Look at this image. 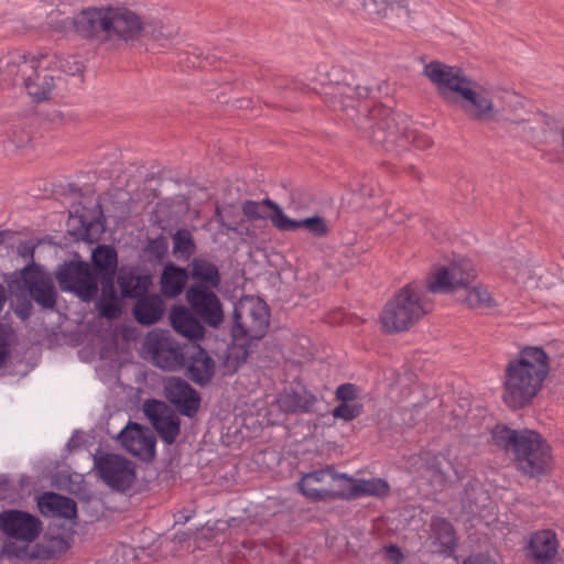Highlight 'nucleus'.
Returning <instances> with one entry per match:
<instances>
[{
  "label": "nucleus",
  "instance_id": "f257e3e1",
  "mask_svg": "<svg viewBox=\"0 0 564 564\" xmlns=\"http://www.w3.org/2000/svg\"><path fill=\"white\" fill-rule=\"evenodd\" d=\"M336 70L333 68L330 76L334 78L323 87V99L330 110L355 121L365 138L386 151L408 145L427 150L433 145V139L429 134L411 129L405 116L389 107L376 105L366 115L359 116L358 106L361 99L369 96L370 88L357 83L351 74H347L341 80L337 79Z\"/></svg>",
  "mask_w": 564,
  "mask_h": 564
},
{
  "label": "nucleus",
  "instance_id": "f03ea898",
  "mask_svg": "<svg viewBox=\"0 0 564 564\" xmlns=\"http://www.w3.org/2000/svg\"><path fill=\"white\" fill-rule=\"evenodd\" d=\"M423 74L435 86L438 97L449 107L460 110L476 124L492 128L502 119V107L495 91L468 76L462 68L432 61Z\"/></svg>",
  "mask_w": 564,
  "mask_h": 564
},
{
  "label": "nucleus",
  "instance_id": "7ed1b4c3",
  "mask_svg": "<svg viewBox=\"0 0 564 564\" xmlns=\"http://www.w3.org/2000/svg\"><path fill=\"white\" fill-rule=\"evenodd\" d=\"M69 24L79 39L109 48L130 44L140 30L137 12L111 4L85 8L69 19Z\"/></svg>",
  "mask_w": 564,
  "mask_h": 564
},
{
  "label": "nucleus",
  "instance_id": "20e7f679",
  "mask_svg": "<svg viewBox=\"0 0 564 564\" xmlns=\"http://www.w3.org/2000/svg\"><path fill=\"white\" fill-rule=\"evenodd\" d=\"M550 369V357L542 347H522L506 365L503 403L512 410L529 406L542 390Z\"/></svg>",
  "mask_w": 564,
  "mask_h": 564
},
{
  "label": "nucleus",
  "instance_id": "39448f33",
  "mask_svg": "<svg viewBox=\"0 0 564 564\" xmlns=\"http://www.w3.org/2000/svg\"><path fill=\"white\" fill-rule=\"evenodd\" d=\"M495 445L513 456L517 469L530 478H540L552 468V448L536 431L513 430L497 424L491 431Z\"/></svg>",
  "mask_w": 564,
  "mask_h": 564
},
{
  "label": "nucleus",
  "instance_id": "423d86ee",
  "mask_svg": "<svg viewBox=\"0 0 564 564\" xmlns=\"http://www.w3.org/2000/svg\"><path fill=\"white\" fill-rule=\"evenodd\" d=\"M4 73L15 82L21 78L29 96L36 102L48 100L61 80V72L51 66L47 55L39 57L22 51L9 53L2 61Z\"/></svg>",
  "mask_w": 564,
  "mask_h": 564
},
{
  "label": "nucleus",
  "instance_id": "0eeeda50",
  "mask_svg": "<svg viewBox=\"0 0 564 564\" xmlns=\"http://www.w3.org/2000/svg\"><path fill=\"white\" fill-rule=\"evenodd\" d=\"M433 310V302L413 284L403 286L383 307L381 328L387 334L408 330Z\"/></svg>",
  "mask_w": 564,
  "mask_h": 564
},
{
  "label": "nucleus",
  "instance_id": "6e6552de",
  "mask_svg": "<svg viewBox=\"0 0 564 564\" xmlns=\"http://www.w3.org/2000/svg\"><path fill=\"white\" fill-rule=\"evenodd\" d=\"M232 335L235 338L261 339L270 326V312L260 297L243 296L234 307Z\"/></svg>",
  "mask_w": 564,
  "mask_h": 564
},
{
  "label": "nucleus",
  "instance_id": "1a4fd4ad",
  "mask_svg": "<svg viewBox=\"0 0 564 564\" xmlns=\"http://www.w3.org/2000/svg\"><path fill=\"white\" fill-rule=\"evenodd\" d=\"M421 7V0H347L345 9L362 19L382 22L399 17L402 11L411 18Z\"/></svg>",
  "mask_w": 564,
  "mask_h": 564
},
{
  "label": "nucleus",
  "instance_id": "9d476101",
  "mask_svg": "<svg viewBox=\"0 0 564 564\" xmlns=\"http://www.w3.org/2000/svg\"><path fill=\"white\" fill-rule=\"evenodd\" d=\"M55 275L63 291L73 292L83 301H90L97 294V274L87 262H65L58 267Z\"/></svg>",
  "mask_w": 564,
  "mask_h": 564
},
{
  "label": "nucleus",
  "instance_id": "9b49d317",
  "mask_svg": "<svg viewBox=\"0 0 564 564\" xmlns=\"http://www.w3.org/2000/svg\"><path fill=\"white\" fill-rule=\"evenodd\" d=\"M477 278L473 262L462 259L451 267H441L432 273L426 281V290L431 293H452L456 290L467 289Z\"/></svg>",
  "mask_w": 564,
  "mask_h": 564
},
{
  "label": "nucleus",
  "instance_id": "f8f14e48",
  "mask_svg": "<svg viewBox=\"0 0 564 564\" xmlns=\"http://www.w3.org/2000/svg\"><path fill=\"white\" fill-rule=\"evenodd\" d=\"M21 281L30 297L43 310H54L57 291L50 273L41 265L30 263L21 270Z\"/></svg>",
  "mask_w": 564,
  "mask_h": 564
},
{
  "label": "nucleus",
  "instance_id": "ddd939ff",
  "mask_svg": "<svg viewBox=\"0 0 564 564\" xmlns=\"http://www.w3.org/2000/svg\"><path fill=\"white\" fill-rule=\"evenodd\" d=\"M215 290L189 285L185 293L192 312L210 327H218L224 322L223 305Z\"/></svg>",
  "mask_w": 564,
  "mask_h": 564
},
{
  "label": "nucleus",
  "instance_id": "4468645a",
  "mask_svg": "<svg viewBox=\"0 0 564 564\" xmlns=\"http://www.w3.org/2000/svg\"><path fill=\"white\" fill-rule=\"evenodd\" d=\"M143 412L164 443L171 445L176 441L181 421L171 406L163 401L149 399L143 403Z\"/></svg>",
  "mask_w": 564,
  "mask_h": 564
},
{
  "label": "nucleus",
  "instance_id": "2eb2a0df",
  "mask_svg": "<svg viewBox=\"0 0 564 564\" xmlns=\"http://www.w3.org/2000/svg\"><path fill=\"white\" fill-rule=\"evenodd\" d=\"M96 466L101 479L116 490L124 491L134 481V465L119 455L106 454L97 459Z\"/></svg>",
  "mask_w": 564,
  "mask_h": 564
},
{
  "label": "nucleus",
  "instance_id": "dca6fc26",
  "mask_svg": "<svg viewBox=\"0 0 564 564\" xmlns=\"http://www.w3.org/2000/svg\"><path fill=\"white\" fill-rule=\"evenodd\" d=\"M164 395L184 416L193 417L199 410V393L180 377H171L165 381Z\"/></svg>",
  "mask_w": 564,
  "mask_h": 564
},
{
  "label": "nucleus",
  "instance_id": "f3484780",
  "mask_svg": "<svg viewBox=\"0 0 564 564\" xmlns=\"http://www.w3.org/2000/svg\"><path fill=\"white\" fill-rule=\"evenodd\" d=\"M0 529L11 538L31 542L42 528L39 518L21 510H7L0 513Z\"/></svg>",
  "mask_w": 564,
  "mask_h": 564
},
{
  "label": "nucleus",
  "instance_id": "a211bd4d",
  "mask_svg": "<svg viewBox=\"0 0 564 564\" xmlns=\"http://www.w3.org/2000/svg\"><path fill=\"white\" fill-rule=\"evenodd\" d=\"M121 445L140 458H152L155 454V438L138 423H129L119 434Z\"/></svg>",
  "mask_w": 564,
  "mask_h": 564
},
{
  "label": "nucleus",
  "instance_id": "6ab92c4d",
  "mask_svg": "<svg viewBox=\"0 0 564 564\" xmlns=\"http://www.w3.org/2000/svg\"><path fill=\"white\" fill-rule=\"evenodd\" d=\"M185 366L188 378L197 386H207L215 376V360L200 346L186 348Z\"/></svg>",
  "mask_w": 564,
  "mask_h": 564
},
{
  "label": "nucleus",
  "instance_id": "aec40b11",
  "mask_svg": "<svg viewBox=\"0 0 564 564\" xmlns=\"http://www.w3.org/2000/svg\"><path fill=\"white\" fill-rule=\"evenodd\" d=\"M558 550V541L553 530L533 532L528 543V555L533 564H554Z\"/></svg>",
  "mask_w": 564,
  "mask_h": 564
},
{
  "label": "nucleus",
  "instance_id": "412c9836",
  "mask_svg": "<svg viewBox=\"0 0 564 564\" xmlns=\"http://www.w3.org/2000/svg\"><path fill=\"white\" fill-rule=\"evenodd\" d=\"M334 466L328 465L325 468L314 470L303 475L296 484L299 491L310 501L319 502L326 501L323 490H328L330 487Z\"/></svg>",
  "mask_w": 564,
  "mask_h": 564
},
{
  "label": "nucleus",
  "instance_id": "4be33fe9",
  "mask_svg": "<svg viewBox=\"0 0 564 564\" xmlns=\"http://www.w3.org/2000/svg\"><path fill=\"white\" fill-rule=\"evenodd\" d=\"M41 513L45 517H58L72 520L77 517V503L74 499L50 491L37 501Z\"/></svg>",
  "mask_w": 564,
  "mask_h": 564
},
{
  "label": "nucleus",
  "instance_id": "5701e85b",
  "mask_svg": "<svg viewBox=\"0 0 564 564\" xmlns=\"http://www.w3.org/2000/svg\"><path fill=\"white\" fill-rule=\"evenodd\" d=\"M189 280L193 281L191 285L202 288L218 289L221 284V275L218 267L202 257H195L188 264Z\"/></svg>",
  "mask_w": 564,
  "mask_h": 564
},
{
  "label": "nucleus",
  "instance_id": "b1692460",
  "mask_svg": "<svg viewBox=\"0 0 564 564\" xmlns=\"http://www.w3.org/2000/svg\"><path fill=\"white\" fill-rule=\"evenodd\" d=\"M94 268L91 270L97 274V281L100 284L111 285L115 282L118 257L113 247L98 246L93 252Z\"/></svg>",
  "mask_w": 564,
  "mask_h": 564
},
{
  "label": "nucleus",
  "instance_id": "393cba45",
  "mask_svg": "<svg viewBox=\"0 0 564 564\" xmlns=\"http://www.w3.org/2000/svg\"><path fill=\"white\" fill-rule=\"evenodd\" d=\"M170 321L175 332L189 339H198L204 336L205 328L202 321L191 308L182 305L174 306L170 312Z\"/></svg>",
  "mask_w": 564,
  "mask_h": 564
},
{
  "label": "nucleus",
  "instance_id": "a878e982",
  "mask_svg": "<svg viewBox=\"0 0 564 564\" xmlns=\"http://www.w3.org/2000/svg\"><path fill=\"white\" fill-rule=\"evenodd\" d=\"M278 219L279 230L281 231H295L303 228L317 239L325 238L330 232V227L327 220L318 215L305 217L302 219H292L286 215H279Z\"/></svg>",
  "mask_w": 564,
  "mask_h": 564
},
{
  "label": "nucleus",
  "instance_id": "bb28decb",
  "mask_svg": "<svg viewBox=\"0 0 564 564\" xmlns=\"http://www.w3.org/2000/svg\"><path fill=\"white\" fill-rule=\"evenodd\" d=\"M138 20L140 23V30L135 37L131 40L130 44L140 42L143 37H150L158 42H169L178 33V28L170 21L161 19L143 20L139 14Z\"/></svg>",
  "mask_w": 564,
  "mask_h": 564
},
{
  "label": "nucleus",
  "instance_id": "cd10ccee",
  "mask_svg": "<svg viewBox=\"0 0 564 564\" xmlns=\"http://www.w3.org/2000/svg\"><path fill=\"white\" fill-rule=\"evenodd\" d=\"M152 358L155 366L165 370H176L185 367L186 349L167 340H158L153 347Z\"/></svg>",
  "mask_w": 564,
  "mask_h": 564
},
{
  "label": "nucleus",
  "instance_id": "c85d7f7f",
  "mask_svg": "<svg viewBox=\"0 0 564 564\" xmlns=\"http://www.w3.org/2000/svg\"><path fill=\"white\" fill-rule=\"evenodd\" d=\"M165 303L158 294H145L139 297L133 306V316L139 324L152 325L161 319Z\"/></svg>",
  "mask_w": 564,
  "mask_h": 564
},
{
  "label": "nucleus",
  "instance_id": "c756f323",
  "mask_svg": "<svg viewBox=\"0 0 564 564\" xmlns=\"http://www.w3.org/2000/svg\"><path fill=\"white\" fill-rule=\"evenodd\" d=\"M188 280L186 268L170 262L164 267L160 276L161 292L164 296L174 299L182 294Z\"/></svg>",
  "mask_w": 564,
  "mask_h": 564
},
{
  "label": "nucleus",
  "instance_id": "7c9ffc66",
  "mask_svg": "<svg viewBox=\"0 0 564 564\" xmlns=\"http://www.w3.org/2000/svg\"><path fill=\"white\" fill-rule=\"evenodd\" d=\"M457 300L466 307L477 311H489L499 306L498 301L489 289L481 283L468 285L467 289L463 290Z\"/></svg>",
  "mask_w": 564,
  "mask_h": 564
},
{
  "label": "nucleus",
  "instance_id": "2f4dec72",
  "mask_svg": "<svg viewBox=\"0 0 564 564\" xmlns=\"http://www.w3.org/2000/svg\"><path fill=\"white\" fill-rule=\"evenodd\" d=\"M241 210L249 220L269 218L276 229H279L278 216L285 215L282 208L270 198H264L261 202L246 200L241 205Z\"/></svg>",
  "mask_w": 564,
  "mask_h": 564
},
{
  "label": "nucleus",
  "instance_id": "473e14b6",
  "mask_svg": "<svg viewBox=\"0 0 564 564\" xmlns=\"http://www.w3.org/2000/svg\"><path fill=\"white\" fill-rule=\"evenodd\" d=\"M317 398L308 392L285 391L278 399L279 406L285 413H308L313 411Z\"/></svg>",
  "mask_w": 564,
  "mask_h": 564
},
{
  "label": "nucleus",
  "instance_id": "72a5a7b5",
  "mask_svg": "<svg viewBox=\"0 0 564 564\" xmlns=\"http://www.w3.org/2000/svg\"><path fill=\"white\" fill-rule=\"evenodd\" d=\"M431 529L435 536V543L440 545L438 552L449 556L457 546L456 532L453 524L445 518L432 520Z\"/></svg>",
  "mask_w": 564,
  "mask_h": 564
},
{
  "label": "nucleus",
  "instance_id": "f704fd0d",
  "mask_svg": "<svg viewBox=\"0 0 564 564\" xmlns=\"http://www.w3.org/2000/svg\"><path fill=\"white\" fill-rule=\"evenodd\" d=\"M152 279L148 274L137 275L132 272L120 273L118 284L123 297L139 299L147 294Z\"/></svg>",
  "mask_w": 564,
  "mask_h": 564
},
{
  "label": "nucleus",
  "instance_id": "c9c22d12",
  "mask_svg": "<svg viewBox=\"0 0 564 564\" xmlns=\"http://www.w3.org/2000/svg\"><path fill=\"white\" fill-rule=\"evenodd\" d=\"M330 487L328 490H323L324 497L327 500H354L352 486L355 479L346 474H339L334 468Z\"/></svg>",
  "mask_w": 564,
  "mask_h": 564
},
{
  "label": "nucleus",
  "instance_id": "e433bc0d",
  "mask_svg": "<svg viewBox=\"0 0 564 564\" xmlns=\"http://www.w3.org/2000/svg\"><path fill=\"white\" fill-rule=\"evenodd\" d=\"M101 285V295L96 303V307L101 317L116 319L121 315V304L115 290V282L110 286Z\"/></svg>",
  "mask_w": 564,
  "mask_h": 564
},
{
  "label": "nucleus",
  "instance_id": "4c0bfd02",
  "mask_svg": "<svg viewBox=\"0 0 564 564\" xmlns=\"http://www.w3.org/2000/svg\"><path fill=\"white\" fill-rule=\"evenodd\" d=\"M390 494V485L382 478L355 479L352 486L354 500L361 497H387Z\"/></svg>",
  "mask_w": 564,
  "mask_h": 564
},
{
  "label": "nucleus",
  "instance_id": "58836bf2",
  "mask_svg": "<svg viewBox=\"0 0 564 564\" xmlns=\"http://www.w3.org/2000/svg\"><path fill=\"white\" fill-rule=\"evenodd\" d=\"M173 253L183 260H188L196 252V243L193 235L187 229H177L172 236Z\"/></svg>",
  "mask_w": 564,
  "mask_h": 564
},
{
  "label": "nucleus",
  "instance_id": "ea45409f",
  "mask_svg": "<svg viewBox=\"0 0 564 564\" xmlns=\"http://www.w3.org/2000/svg\"><path fill=\"white\" fill-rule=\"evenodd\" d=\"M248 351L242 346L229 347L223 357L220 371L223 376H232L246 362Z\"/></svg>",
  "mask_w": 564,
  "mask_h": 564
},
{
  "label": "nucleus",
  "instance_id": "a19ab883",
  "mask_svg": "<svg viewBox=\"0 0 564 564\" xmlns=\"http://www.w3.org/2000/svg\"><path fill=\"white\" fill-rule=\"evenodd\" d=\"M272 87L278 91L291 90L300 94H308L310 87L295 78H288L283 76H276L272 79Z\"/></svg>",
  "mask_w": 564,
  "mask_h": 564
},
{
  "label": "nucleus",
  "instance_id": "79ce46f5",
  "mask_svg": "<svg viewBox=\"0 0 564 564\" xmlns=\"http://www.w3.org/2000/svg\"><path fill=\"white\" fill-rule=\"evenodd\" d=\"M169 243L166 237L163 235L156 238H151L144 248L145 253L150 259L155 261H162L167 253Z\"/></svg>",
  "mask_w": 564,
  "mask_h": 564
},
{
  "label": "nucleus",
  "instance_id": "37998d69",
  "mask_svg": "<svg viewBox=\"0 0 564 564\" xmlns=\"http://www.w3.org/2000/svg\"><path fill=\"white\" fill-rule=\"evenodd\" d=\"M362 411L364 406L361 403L340 402L334 408L332 414L335 419L352 421L358 417Z\"/></svg>",
  "mask_w": 564,
  "mask_h": 564
},
{
  "label": "nucleus",
  "instance_id": "c03bdc74",
  "mask_svg": "<svg viewBox=\"0 0 564 564\" xmlns=\"http://www.w3.org/2000/svg\"><path fill=\"white\" fill-rule=\"evenodd\" d=\"M335 395L340 402H352L358 397V388L354 383H343L337 387Z\"/></svg>",
  "mask_w": 564,
  "mask_h": 564
},
{
  "label": "nucleus",
  "instance_id": "a18cd8bd",
  "mask_svg": "<svg viewBox=\"0 0 564 564\" xmlns=\"http://www.w3.org/2000/svg\"><path fill=\"white\" fill-rule=\"evenodd\" d=\"M10 329L0 325V368H2L10 355Z\"/></svg>",
  "mask_w": 564,
  "mask_h": 564
},
{
  "label": "nucleus",
  "instance_id": "49530a36",
  "mask_svg": "<svg viewBox=\"0 0 564 564\" xmlns=\"http://www.w3.org/2000/svg\"><path fill=\"white\" fill-rule=\"evenodd\" d=\"M463 564H496L488 555L477 554L468 556Z\"/></svg>",
  "mask_w": 564,
  "mask_h": 564
},
{
  "label": "nucleus",
  "instance_id": "de8ad7c7",
  "mask_svg": "<svg viewBox=\"0 0 564 564\" xmlns=\"http://www.w3.org/2000/svg\"><path fill=\"white\" fill-rule=\"evenodd\" d=\"M387 552L391 558L395 561H401L403 558L401 550L397 545H389L387 547Z\"/></svg>",
  "mask_w": 564,
  "mask_h": 564
},
{
  "label": "nucleus",
  "instance_id": "09e8293b",
  "mask_svg": "<svg viewBox=\"0 0 564 564\" xmlns=\"http://www.w3.org/2000/svg\"><path fill=\"white\" fill-rule=\"evenodd\" d=\"M17 314L23 319L29 318L31 314V304L28 303L24 307L18 308Z\"/></svg>",
  "mask_w": 564,
  "mask_h": 564
},
{
  "label": "nucleus",
  "instance_id": "8fccbe9b",
  "mask_svg": "<svg viewBox=\"0 0 564 564\" xmlns=\"http://www.w3.org/2000/svg\"><path fill=\"white\" fill-rule=\"evenodd\" d=\"M220 215H221L220 209H219V208H217V209H216V217H217V219H218V221H219L220 226H221V227H224V228H226L227 230L236 231V230H237V228H236L235 226H231L230 224H227V223H225L224 220H221V219H220Z\"/></svg>",
  "mask_w": 564,
  "mask_h": 564
},
{
  "label": "nucleus",
  "instance_id": "3c124183",
  "mask_svg": "<svg viewBox=\"0 0 564 564\" xmlns=\"http://www.w3.org/2000/svg\"><path fill=\"white\" fill-rule=\"evenodd\" d=\"M4 301H6V297H4V289L2 285H0V311L2 310L3 307V304H4Z\"/></svg>",
  "mask_w": 564,
  "mask_h": 564
},
{
  "label": "nucleus",
  "instance_id": "603ef678",
  "mask_svg": "<svg viewBox=\"0 0 564 564\" xmlns=\"http://www.w3.org/2000/svg\"><path fill=\"white\" fill-rule=\"evenodd\" d=\"M3 241H4L3 232H2V231H0V245H2V243H3Z\"/></svg>",
  "mask_w": 564,
  "mask_h": 564
},
{
  "label": "nucleus",
  "instance_id": "864d4df0",
  "mask_svg": "<svg viewBox=\"0 0 564 564\" xmlns=\"http://www.w3.org/2000/svg\"><path fill=\"white\" fill-rule=\"evenodd\" d=\"M339 2L345 7V3H347V0H339Z\"/></svg>",
  "mask_w": 564,
  "mask_h": 564
}]
</instances>
